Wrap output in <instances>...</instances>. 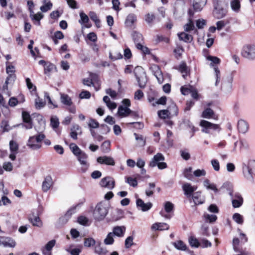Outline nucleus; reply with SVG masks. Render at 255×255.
Segmentation results:
<instances>
[{
	"instance_id": "38",
	"label": "nucleus",
	"mask_w": 255,
	"mask_h": 255,
	"mask_svg": "<svg viewBox=\"0 0 255 255\" xmlns=\"http://www.w3.org/2000/svg\"><path fill=\"white\" fill-rule=\"evenodd\" d=\"M132 37L135 43L141 42L143 40V37L142 34L136 31L133 32L132 34Z\"/></svg>"
},
{
	"instance_id": "39",
	"label": "nucleus",
	"mask_w": 255,
	"mask_h": 255,
	"mask_svg": "<svg viewBox=\"0 0 255 255\" xmlns=\"http://www.w3.org/2000/svg\"><path fill=\"white\" fill-rule=\"evenodd\" d=\"M189 242L192 247L197 248L200 247V239L198 240L194 237H190L189 238Z\"/></svg>"
},
{
	"instance_id": "45",
	"label": "nucleus",
	"mask_w": 255,
	"mask_h": 255,
	"mask_svg": "<svg viewBox=\"0 0 255 255\" xmlns=\"http://www.w3.org/2000/svg\"><path fill=\"white\" fill-rule=\"evenodd\" d=\"M80 19L79 20V22L81 24H86L89 21V18L87 14L81 11L80 13Z\"/></svg>"
},
{
	"instance_id": "49",
	"label": "nucleus",
	"mask_w": 255,
	"mask_h": 255,
	"mask_svg": "<svg viewBox=\"0 0 255 255\" xmlns=\"http://www.w3.org/2000/svg\"><path fill=\"white\" fill-rule=\"evenodd\" d=\"M200 247L202 248H206L211 247L212 246V243L208 240L205 239H200Z\"/></svg>"
},
{
	"instance_id": "47",
	"label": "nucleus",
	"mask_w": 255,
	"mask_h": 255,
	"mask_svg": "<svg viewBox=\"0 0 255 255\" xmlns=\"http://www.w3.org/2000/svg\"><path fill=\"white\" fill-rule=\"evenodd\" d=\"M179 68L181 73L182 74L183 78H186L185 76L187 75L188 72V68L186 64L184 63L181 64Z\"/></svg>"
},
{
	"instance_id": "4",
	"label": "nucleus",
	"mask_w": 255,
	"mask_h": 255,
	"mask_svg": "<svg viewBox=\"0 0 255 255\" xmlns=\"http://www.w3.org/2000/svg\"><path fill=\"white\" fill-rule=\"evenodd\" d=\"M45 137V135L41 132L36 135L30 136L27 145L32 150L39 149L41 147L40 142Z\"/></svg>"
},
{
	"instance_id": "55",
	"label": "nucleus",
	"mask_w": 255,
	"mask_h": 255,
	"mask_svg": "<svg viewBox=\"0 0 255 255\" xmlns=\"http://www.w3.org/2000/svg\"><path fill=\"white\" fill-rule=\"evenodd\" d=\"M9 148L10 152H17L18 145L15 141L11 140L9 142Z\"/></svg>"
},
{
	"instance_id": "16",
	"label": "nucleus",
	"mask_w": 255,
	"mask_h": 255,
	"mask_svg": "<svg viewBox=\"0 0 255 255\" xmlns=\"http://www.w3.org/2000/svg\"><path fill=\"white\" fill-rule=\"evenodd\" d=\"M97 160L100 164H105L112 166H114L115 164L114 159L110 156H100L97 158Z\"/></svg>"
},
{
	"instance_id": "33",
	"label": "nucleus",
	"mask_w": 255,
	"mask_h": 255,
	"mask_svg": "<svg viewBox=\"0 0 255 255\" xmlns=\"http://www.w3.org/2000/svg\"><path fill=\"white\" fill-rule=\"evenodd\" d=\"M94 252L98 255H106L108 251L105 248L101 246L100 243H98L95 247Z\"/></svg>"
},
{
	"instance_id": "10",
	"label": "nucleus",
	"mask_w": 255,
	"mask_h": 255,
	"mask_svg": "<svg viewBox=\"0 0 255 255\" xmlns=\"http://www.w3.org/2000/svg\"><path fill=\"white\" fill-rule=\"evenodd\" d=\"M197 189V187L196 186H192L191 184L188 183H186L182 186V189L184 191V195L187 198L191 197L194 191H196Z\"/></svg>"
},
{
	"instance_id": "58",
	"label": "nucleus",
	"mask_w": 255,
	"mask_h": 255,
	"mask_svg": "<svg viewBox=\"0 0 255 255\" xmlns=\"http://www.w3.org/2000/svg\"><path fill=\"white\" fill-rule=\"evenodd\" d=\"M55 65L51 63H47L44 66V72L47 74L51 72L54 68Z\"/></svg>"
},
{
	"instance_id": "52",
	"label": "nucleus",
	"mask_w": 255,
	"mask_h": 255,
	"mask_svg": "<svg viewBox=\"0 0 255 255\" xmlns=\"http://www.w3.org/2000/svg\"><path fill=\"white\" fill-rule=\"evenodd\" d=\"M155 184L154 183H149V188L145 190V194L147 196H151L154 193Z\"/></svg>"
},
{
	"instance_id": "40",
	"label": "nucleus",
	"mask_w": 255,
	"mask_h": 255,
	"mask_svg": "<svg viewBox=\"0 0 255 255\" xmlns=\"http://www.w3.org/2000/svg\"><path fill=\"white\" fill-rule=\"evenodd\" d=\"M231 6L233 10L238 12L240 10L241 5L239 0H233L231 2Z\"/></svg>"
},
{
	"instance_id": "59",
	"label": "nucleus",
	"mask_w": 255,
	"mask_h": 255,
	"mask_svg": "<svg viewBox=\"0 0 255 255\" xmlns=\"http://www.w3.org/2000/svg\"><path fill=\"white\" fill-rule=\"evenodd\" d=\"M76 207H72L68 211H67V213L65 215L64 217L61 219V220L66 219V222L69 219V218L71 217V216L75 213Z\"/></svg>"
},
{
	"instance_id": "9",
	"label": "nucleus",
	"mask_w": 255,
	"mask_h": 255,
	"mask_svg": "<svg viewBox=\"0 0 255 255\" xmlns=\"http://www.w3.org/2000/svg\"><path fill=\"white\" fill-rule=\"evenodd\" d=\"M188 14L190 16V18L188 19V22L186 24L184 25V29L185 32H190L192 30H194V32L196 33L197 32V30L195 29V27L194 26V22L193 20H192L191 17L194 15V11L193 10L190 8L188 10Z\"/></svg>"
},
{
	"instance_id": "19",
	"label": "nucleus",
	"mask_w": 255,
	"mask_h": 255,
	"mask_svg": "<svg viewBox=\"0 0 255 255\" xmlns=\"http://www.w3.org/2000/svg\"><path fill=\"white\" fill-rule=\"evenodd\" d=\"M53 185V180L50 176H47L42 182V189L43 192H47Z\"/></svg>"
},
{
	"instance_id": "60",
	"label": "nucleus",
	"mask_w": 255,
	"mask_h": 255,
	"mask_svg": "<svg viewBox=\"0 0 255 255\" xmlns=\"http://www.w3.org/2000/svg\"><path fill=\"white\" fill-rule=\"evenodd\" d=\"M173 204L169 201H167L164 203V209L167 213L171 212L173 209Z\"/></svg>"
},
{
	"instance_id": "14",
	"label": "nucleus",
	"mask_w": 255,
	"mask_h": 255,
	"mask_svg": "<svg viewBox=\"0 0 255 255\" xmlns=\"http://www.w3.org/2000/svg\"><path fill=\"white\" fill-rule=\"evenodd\" d=\"M136 204L139 209L143 212H146L150 209L152 206V204L150 202L145 203L141 199H137L136 201Z\"/></svg>"
},
{
	"instance_id": "2",
	"label": "nucleus",
	"mask_w": 255,
	"mask_h": 255,
	"mask_svg": "<svg viewBox=\"0 0 255 255\" xmlns=\"http://www.w3.org/2000/svg\"><path fill=\"white\" fill-rule=\"evenodd\" d=\"M242 170L244 177L247 180L252 181L253 176H255V160H251L244 162Z\"/></svg>"
},
{
	"instance_id": "61",
	"label": "nucleus",
	"mask_w": 255,
	"mask_h": 255,
	"mask_svg": "<svg viewBox=\"0 0 255 255\" xmlns=\"http://www.w3.org/2000/svg\"><path fill=\"white\" fill-rule=\"evenodd\" d=\"M126 182L130 186L135 187L137 185V181L135 178H133L131 177H127Z\"/></svg>"
},
{
	"instance_id": "31",
	"label": "nucleus",
	"mask_w": 255,
	"mask_h": 255,
	"mask_svg": "<svg viewBox=\"0 0 255 255\" xmlns=\"http://www.w3.org/2000/svg\"><path fill=\"white\" fill-rule=\"evenodd\" d=\"M131 112V110L128 107L120 106L118 108V114L120 117H127Z\"/></svg>"
},
{
	"instance_id": "53",
	"label": "nucleus",
	"mask_w": 255,
	"mask_h": 255,
	"mask_svg": "<svg viewBox=\"0 0 255 255\" xmlns=\"http://www.w3.org/2000/svg\"><path fill=\"white\" fill-rule=\"evenodd\" d=\"M168 109L169 111L170 114L171 116L175 115L176 116L178 114V108L176 105L174 103H172L170 106H169Z\"/></svg>"
},
{
	"instance_id": "54",
	"label": "nucleus",
	"mask_w": 255,
	"mask_h": 255,
	"mask_svg": "<svg viewBox=\"0 0 255 255\" xmlns=\"http://www.w3.org/2000/svg\"><path fill=\"white\" fill-rule=\"evenodd\" d=\"M204 217L205 218V220L206 222H209V223H213L217 219V217L215 215H210L208 214H204Z\"/></svg>"
},
{
	"instance_id": "13",
	"label": "nucleus",
	"mask_w": 255,
	"mask_h": 255,
	"mask_svg": "<svg viewBox=\"0 0 255 255\" xmlns=\"http://www.w3.org/2000/svg\"><path fill=\"white\" fill-rule=\"evenodd\" d=\"M29 16L34 24L37 26L40 25V20L43 18V15L40 12L34 13L33 10H31Z\"/></svg>"
},
{
	"instance_id": "64",
	"label": "nucleus",
	"mask_w": 255,
	"mask_h": 255,
	"mask_svg": "<svg viewBox=\"0 0 255 255\" xmlns=\"http://www.w3.org/2000/svg\"><path fill=\"white\" fill-rule=\"evenodd\" d=\"M110 141H104L102 145L103 151L105 153L108 152L110 151Z\"/></svg>"
},
{
	"instance_id": "27",
	"label": "nucleus",
	"mask_w": 255,
	"mask_h": 255,
	"mask_svg": "<svg viewBox=\"0 0 255 255\" xmlns=\"http://www.w3.org/2000/svg\"><path fill=\"white\" fill-rule=\"evenodd\" d=\"M134 73L136 80H141L145 77L143 69L140 66H137L134 70Z\"/></svg>"
},
{
	"instance_id": "63",
	"label": "nucleus",
	"mask_w": 255,
	"mask_h": 255,
	"mask_svg": "<svg viewBox=\"0 0 255 255\" xmlns=\"http://www.w3.org/2000/svg\"><path fill=\"white\" fill-rule=\"evenodd\" d=\"M133 238L131 236L128 237L125 241V247L127 249L130 248L133 245Z\"/></svg>"
},
{
	"instance_id": "3",
	"label": "nucleus",
	"mask_w": 255,
	"mask_h": 255,
	"mask_svg": "<svg viewBox=\"0 0 255 255\" xmlns=\"http://www.w3.org/2000/svg\"><path fill=\"white\" fill-rule=\"evenodd\" d=\"M200 126L202 128V131L208 134H213L214 131L219 132L221 130L219 125L213 124L206 120H201Z\"/></svg>"
},
{
	"instance_id": "25",
	"label": "nucleus",
	"mask_w": 255,
	"mask_h": 255,
	"mask_svg": "<svg viewBox=\"0 0 255 255\" xmlns=\"http://www.w3.org/2000/svg\"><path fill=\"white\" fill-rule=\"evenodd\" d=\"M238 128L239 132L242 133H245L248 130L249 125L245 121L240 120L238 121Z\"/></svg>"
},
{
	"instance_id": "15",
	"label": "nucleus",
	"mask_w": 255,
	"mask_h": 255,
	"mask_svg": "<svg viewBox=\"0 0 255 255\" xmlns=\"http://www.w3.org/2000/svg\"><path fill=\"white\" fill-rule=\"evenodd\" d=\"M0 245L4 247L14 248L15 246V242L12 239L8 237H0Z\"/></svg>"
},
{
	"instance_id": "6",
	"label": "nucleus",
	"mask_w": 255,
	"mask_h": 255,
	"mask_svg": "<svg viewBox=\"0 0 255 255\" xmlns=\"http://www.w3.org/2000/svg\"><path fill=\"white\" fill-rule=\"evenodd\" d=\"M214 10L213 14L217 19L223 18L226 15L227 10L224 8L221 4V1L219 0H214L213 1Z\"/></svg>"
},
{
	"instance_id": "28",
	"label": "nucleus",
	"mask_w": 255,
	"mask_h": 255,
	"mask_svg": "<svg viewBox=\"0 0 255 255\" xmlns=\"http://www.w3.org/2000/svg\"><path fill=\"white\" fill-rule=\"evenodd\" d=\"M124 216V212L120 209H116L112 212V219L117 221L122 219Z\"/></svg>"
},
{
	"instance_id": "48",
	"label": "nucleus",
	"mask_w": 255,
	"mask_h": 255,
	"mask_svg": "<svg viewBox=\"0 0 255 255\" xmlns=\"http://www.w3.org/2000/svg\"><path fill=\"white\" fill-rule=\"evenodd\" d=\"M158 115L159 118L163 119L168 118L170 116H171L168 109L167 110H163L158 111Z\"/></svg>"
},
{
	"instance_id": "24",
	"label": "nucleus",
	"mask_w": 255,
	"mask_h": 255,
	"mask_svg": "<svg viewBox=\"0 0 255 255\" xmlns=\"http://www.w3.org/2000/svg\"><path fill=\"white\" fill-rule=\"evenodd\" d=\"M60 101L63 105L67 107L72 106L73 102L71 98L68 95L60 93Z\"/></svg>"
},
{
	"instance_id": "12",
	"label": "nucleus",
	"mask_w": 255,
	"mask_h": 255,
	"mask_svg": "<svg viewBox=\"0 0 255 255\" xmlns=\"http://www.w3.org/2000/svg\"><path fill=\"white\" fill-rule=\"evenodd\" d=\"M100 184L103 187H106L111 189L115 186V182L111 177L108 176L103 178L101 180Z\"/></svg>"
},
{
	"instance_id": "50",
	"label": "nucleus",
	"mask_w": 255,
	"mask_h": 255,
	"mask_svg": "<svg viewBox=\"0 0 255 255\" xmlns=\"http://www.w3.org/2000/svg\"><path fill=\"white\" fill-rule=\"evenodd\" d=\"M135 139L138 141L139 146H143L145 144V140L141 135H138L136 133H134Z\"/></svg>"
},
{
	"instance_id": "30",
	"label": "nucleus",
	"mask_w": 255,
	"mask_h": 255,
	"mask_svg": "<svg viewBox=\"0 0 255 255\" xmlns=\"http://www.w3.org/2000/svg\"><path fill=\"white\" fill-rule=\"evenodd\" d=\"M29 221L34 226L41 227L42 226V222L38 216L32 215L29 217Z\"/></svg>"
},
{
	"instance_id": "22",
	"label": "nucleus",
	"mask_w": 255,
	"mask_h": 255,
	"mask_svg": "<svg viewBox=\"0 0 255 255\" xmlns=\"http://www.w3.org/2000/svg\"><path fill=\"white\" fill-rule=\"evenodd\" d=\"M177 35L180 40L183 41L186 43H190L193 40V36L186 33L185 31L178 33Z\"/></svg>"
},
{
	"instance_id": "5",
	"label": "nucleus",
	"mask_w": 255,
	"mask_h": 255,
	"mask_svg": "<svg viewBox=\"0 0 255 255\" xmlns=\"http://www.w3.org/2000/svg\"><path fill=\"white\" fill-rule=\"evenodd\" d=\"M165 159L164 155L161 153L155 154L149 163V166L151 167L157 166L159 169H164L167 168V164L163 162Z\"/></svg>"
},
{
	"instance_id": "32",
	"label": "nucleus",
	"mask_w": 255,
	"mask_h": 255,
	"mask_svg": "<svg viewBox=\"0 0 255 255\" xmlns=\"http://www.w3.org/2000/svg\"><path fill=\"white\" fill-rule=\"evenodd\" d=\"M136 17L134 14H129L126 19L125 24L128 27H131L133 24L136 21Z\"/></svg>"
},
{
	"instance_id": "20",
	"label": "nucleus",
	"mask_w": 255,
	"mask_h": 255,
	"mask_svg": "<svg viewBox=\"0 0 255 255\" xmlns=\"http://www.w3.org/2000/svg\"><path fill=\"white\" fill-rule=\"evenodd\" d=\"M202 117L206 119L213 118L215 120H218V116L215 114L214 112L209 108L205 109L202 113Z\"/></svg>"
},
{
	"instance_id": "51",
	"label": "nucleus",
	"mask_w": 255,
	"mask_h": 255,
	"mask_svg": "<svg viewBox=\"0 0 255 255\" xmlns=\"http://www.w3.org/2000/svg\"><path fill=\"white\" fill-rule=\"evenodd\" d=\"M44 97L48 100V104L49 108L54 109L58 107V105H57V104L55 102H53L51 100L50 96H49L47 93H45Z\"/></svg>"
},
{
	"instance_id": "43",
	"label": "nucleus",
	"mask_w": 255,
	"mask_h": 255,
	"mask_svg": "<svg viewBox=\"0 0 255 255\" xmlns=\"http://www.w3.org/2000/svg\"><path fill=\"white\" fill-rule=\"evenodd\" d=\"M72 247L73 245H71L69 248H66L65 251L69 253L71 255H79L80 253L81 252V250L78 248L72 249L71 248Z\"/></svg>"
},
{
	"instance_id": "17",
	"label": "nucleus",
	"mask_w": 255,
	"mask_h": 255,
	"mask_svg": "<svg viewBox=\"0 0 255 255\" xmlns=\"http://www.w3.org/2000/svg\"><path fill=\"white\" fill-rule=\"evenodd\" d=\"M83 84L90 87L91 90L98 91L100 88V81H83Z\"/></svg>"
},
{
	"instance_id": "46",
	"label": "nucleus",
	"mask_w": 255,
	"mask_h": 255,
	"mask_svg": "<svg viewBox=\"0 0 255 255\" xmlns=\"http://www.w3.org/2000/svg\"><path fill=\"white\" fill-rule=\"evenodd\" d=\"M229 22L230 21L228 19H224L217 21L216 23L217 29L218 30H220L224 26L229 24Z\"/></svg>"
},
{
	"instance_id": "34",
	"label": "nucleus",
	"mask_w": 255,
	"mask_h": 255,
	"mask_svg": "<svg viewBox=\"0 0 255 255\" xmlns=\"http://www.w3.org/2000/svg\"><path fill=\"white\" fill-rule=\"evenodd\" d=\"M43 5L40 6V9L43 12L50 10L52 7V3L49 0H43Z\"/></svg>"
},
{
	"instance_id": "36",
	"label": "nucleus",
	"mask_w": 255,
	"mask_h": 255,
	"mask_svg": "<svg viewBox=\"0 0 255 255\" xmlns=\"http://www.w3.org/2000/svg\"><path fill=\"white\" fill-rule=\"evenodd\" d=\"M50 126L54 130H56L59 126V121L58 117L53 116L50 118Z\"/></svg>"
},
{
	"instance_id": "7",
	"label": "nucleus",
	"mask_w": 255,
	"mask_h": 255,
	"mask_svg": "<svg viewBox=\"0 0 255 255\" xmlns=\"http://www.w3.org/2000/svg\"><path fill=\"white\" fill-rule=\"evenodd\" d=\"M242 56L249 60H255V45H246L242 50Z\"/></svg>"
},
{
	"instance_id": "57",
	"label": "nucleus",
	"mask_w": 255,
	"mask_h": 255,
	"mask_svg": "<svg viewBox=\"0 0 255 255\" xmlns=\"http://www.w3.org/2000/svg\"><path fill=\"white\" fill-rule=\"evenodd\" d=\"M95 244V241L91 238H86L84 242L85 247H90Z\"/></svg>"
},
{
	"instance_id": "44",
	"label": "nucleus",
	"mask_w": 255,
	"mask_h": 255,
	"mask_svg": "<svg viewBox=\"0 0 255 255\" xmlns=\"http://www.w3.org/2000/svg\"><path fill=\"white\" fill-rule=\"evenodd\" d=\"M113 236V233H109L104 241V244L106 245H112L114 242Z\"/></svg>"
},
{
	"instance_id": "35",
	"label": "nucleus",
	"mask_w": 255,
	"mask_h": 255,
	"mask_svg": "<svg viewBox=\"0 0 255 255\" xmlns=\"http://www.w3.org/2000/svg\"><path fill=\"white\" fill-rule=\"evenodd\" d=\"M172 245L178 250L185 251L187 249L186 244L181 240L172 243Z\"/></svg>"
},
{
	"instance_id": "37",
	"label": "nucleus",
	"mask_w": 255,
	"mask_h": 255,
	"mask_svg": "<svg viewBox=\"0 0 255 255\" xmlns=\"http://www.w3.org/2000/svg\"><path fill=\"white\" fill-rule=\"evenodd\" d=\"M72 153L77 157L83 151L75 143H71L69 145Z\"/></svg>"
},
{
	"instance_id": "41",
	"label": "nucleus",
	"mask_w": 255,
	"mask_h": 255,
	"mask_svg": "<svg viewBox=\"0 0 255 255\" xmlns=\"http://www.w3.org/2000/svg\"><path fill=\"white\" fill-rule=\"evenodd\" d=\"M233 219L238 224L242 225L244 223L243 216L238 213H236L233 215Z\"/></svg>"
},
{
	"instance_id": "21",
	"label": "nucleus",
	"mask_w": 255,
	"mask_h": 255,
	"mask_svg": "<svg viewBox=\"0 0 255 255\" xmlns=\"http://www.w3.org/2000/svg\"><path fill=\"white\" fill-rule=\"evenodd\" d=\"M207 0H193V7L196 11H201L206 5Z\"/></svg>"
},
{
	"instance_id": "56",
	"label": "nucleus",
	"mask_w": 255,
	"mask_h": 255,
	"mask_svg": "<svg viewBox=\"0 0 255 255\" xmlns=\"http://www.w3.org/2000/svg\"><path fill=\"white\" fill-rule=\"evenodd\" d=\"M192 88H193L191 86H184L181 87L180 90L183 95H187L191 93Z\"/></svg>"
},
{
	"instance_id": "29",
	"label": "nucleus",
	"mask_w": 255,
	"mask_h": 255,
	"mask_svg": "<svg viewBox=\"0 0 255 255\" xmlns=\"http://www.w3.org/2000/svg\"><path fill=\"white\" fill-rule=\"evenodd\" d=\"M221 82V89L225 91H228L231 89V81H216L215 85L217 86Z\"/></svg>"
},
{
	"instance_id": "26",
	"label": "nucleus",
	"mask_w": 255,
	"mask_h": 255,
	"mask_svg": "<svg viewBox=\"0 0 255 255\" xmlns=\"http://www.w3.org/2000/svg\"><path fill=\"white\" fill-rule=\"evenodd\" d=\"M126 232V227L125 226H116L113 228V235L118 237H123Z\"/></svg>"
},
{
	"instance_id": "23",
	"label": "nucleus",
	"mask_w": 255,
	"mask_h": 255,
	"mask_svg": "<svg viewBox=\"0 0 255 255\" xmlns=\"http://www.w3.org/2000/svg\"><path fill=\"white\" fill-rule=\"evenodd\" d=\"M191 197L195 205L202 204L205 202V199L202 197L201 192L200 191L194 193Z\"/></svg>"
},
{
	"instance_id": "42",
	"label": "nucleus",
	"mask_w": 255,
	"mask_h": 255,
	"mask_svg": "<svg viewBox=\"0 0 255 255\" xmlns=\"http://www.w3.org/2000/svg\"><path fill=\"white\" fill-rule=\"evenodd\" d=\"M45 105V102L42 99L37 97L35 100V107L37 110H40L43 108Z\"/></svg>"
},
{
	"instance_id": "62",
	"label": "nucleus",
	"mask_w": 255,
	"mask_h": 255,
	"mask_svg": "<svg viewBox=\"0 0 255 255\" xmlns=\"http://www.w3.org/2000/svg\"><path fill=\"white\" fill-rule=\"evenodd\" d=\"M88 126L91 128H96L99 127V124L95 120L90 119L88 123Z\"/></svg>"
},
{
	"instance_id": "18",
	"label": "nucleus",
	"mask_w": 255,
	"mask_h": 255,
	"mask_svg": "<svg viewBox=\"0 0 255 255\" xmlns=\"http://www.w3.org/2000/svg\"><path fill=\"white\" fill-rule=\"evenodd\" d=\"M6 70L8 74V76L6 80H14L16 78V75L14 74L15 67L14 66L10 65L9 62H6Z\"/></svg>"
},
{
	"instance_id": "11",
	"label": "nucleus",
	"mask_w": 255,
	"mask_h": 255,
	"mask_svg": "<svg viewBox=\"0 0 255 255\" xmlns=\"http://www.w3.org/2000/svg\"><path fill=\"white\" fill-rule=\"evenodd\" d=\"M77 158L80 164L83 165L81 168L82 172H85L89 167V164L87 162L88 155L85 152L82 151L77 156Z\"/></svg>"
},
{
	"instance_id": "8",
	"label": "nucleus",
	"mask_w": 255,
	"mask_h": 255,
	"mask_svg": "<svg viewBox=\"0 0 255 255\" xmlns=\"http://www.w3.org/2000/svg\"><path fill=\"white\" fill-rule=\"evenodd\" d=\"M229 195L231 197L232 205L234 208H239L243 205L244 200L240 193H234L232 191L230 192Z\"/></svg>"
},
{
	"instance_id": "1",
	"label": "nucleus",
	"mask_w": 255,
	"mask_h": 255,
	"mask_svg": "<svg viewBox=\"0 0 255 255\" xmlns=\"http://www.w3.org/2000/svg\"><path fill=\"white\" fill-rule=\"evenodd\" d=\"M109 209V204L102 201L97 204L93 211V217L96 220L102 221L107 216Z\"/></svg>"
}]
</instances>
